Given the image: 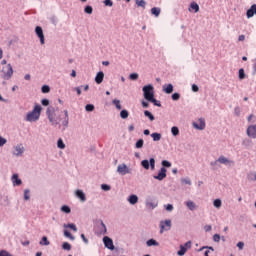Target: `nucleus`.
Here are the masks:
<instances>
[{"label":"nucleus","mask_w":256,"mask_h":256,"mask_svg":"<svg viewBox=\"0 0 256 256\" xmlns=\"http://www.w3.org/2000/svg\"><path fill=\"white\" fill-rule=\"evenodd\" d=\"M64 117L61 118V116H58L55 114V108L52 106H49L46 110V115L48 117L49 123L53 127H57L59 125V121L61 122L62 125V131H65L67 127H69V111L64 110Z\"/></svg>","instance_id":"obj_1"},{"label":"nucleus","mask_w":256,"mask_h":256,"mask_svg":"<svg viewBox=\"0 0 256 256\" xmlns=\"http://www.w3.org/2000/svg\"><path fill=\"white\" fill-rule=\"evenodd\" d=\"M42 107L39 104L34 106V109L31 112L27 113L26 121L33 123V121H39V117H41Z\"/></svg>","instance_id":"obj_2"},{"label":"nucleus","mask_w":256,"mask_h":256,"mask_svg":"<svg viewBox=\"0 0 256 256\" xmlns=\"http://www.w3.org/2000/svg\"><path fill=\"white\" fill-rule=\"evenodd\" d=\"M142 91L146 101H150L155 97V87H153L152 84L143 86Z\"/></svg>","instance_id":"obj_3"},{"label":"nucleus","mask_w":256,"mask_h":256,"mask_svg":"<svg viewBox=\"0 0 256 256\" xmlns=\"http://www.w3.org/2000/svg\"><path fill=\"white\" fill-rule=\"evenodd\" d=\"M1 73H2V79H4L5 81H9V79L13 77V66H11V64H7L3 66Z\"/></svg>","instance_id":"obj_4"},{"label":"nucleus","mask_w":256,"mask_h":256,"mask_svg":"<svg viewBox=\"0 0 256 256\" xmlns=\"http://www.w3.org/2000/svg\"><path fill=\"white\" fill-rule=\"evenodd\" d=\"M95 235H107V226L103 220H98L95 226Z\"/></svg>","instance_id":"obj_5"},{"label":"nucleus","mask_w":256,"mask_h":256,"mask_svg":"<svg viewBox=\"0 0 256 256\" xmlns=\"http://www.w3.org/2000/svg\"><path fill=\"white\" fill-rule=\"evenodd\" d=\"M141 167H143V169H146V171H149V169H151V171H155V158H150L149 160H142Z\"/></svg>","instance_id":"obj_6"},{"label":"nucleus","mask_w":256,"mask_h":256,"mask_svg":"<svg viewBox=\"0 0 256 256\" xmlns=\"http://www.w3.org/2000/svg\"><path fill=\"white\" fill-rule=\"evenodd\" d=\"M117 173H119V175H122V176L129 175L131 173V169H129V167H127L125 163H122L118 165Z\"/></svg>","instance_id":"obj_7"},{"label":"nucleus","mask_w":256,"mask_h":256,"mask_svg":"<svg viewBox=\"0 0 256 256\" xmlns=\"http://www.w3.org/2000/svg\"><path fill=\"white\" fill-rule=\"evenodd\" d=\"M167 177V169L165 167H161L158 174L154 175L153 178L157 181H163Z\"/></svg>","instance_id":"obj_8"},{"label":"nucleus","mask_w":256,"mask_h":256,"mask_svg":"<svg viewBox=\"0 0 256 256\" xmlns=\"http://www.w3.org/2000/svg\"><path fill=\"white\" fill-rule=\"evenodd\" d=\"M218 161L221 165H226V167H232V165H235V162L233 160H229V158L221 155L218 158Z\"/></svg>","instance_id":"obj_9"},{"label":"nucleus","mask_w":256,"mask_h":256,"mask_svg":"<svg viewBox=\"0 0 256 256\" xmlns=\"http://www.w3.org/2000/svg\"><path fill=\"white\" fill-rule=\"evenodd\" d=\"M35 33L40 39L41 45H45V34H43V28L41 26H36Z\"/></svg>","instance_id":"obj_10"},{"label":"nucleus","mask_w":256,"mask_h":256,"mask_svg":"<svg viewBox=\"0 0 256 256\" xmlns=\"http://www.w3.org/2000/svg\"><path fill=\"white\" fill-rule=\"evenodd\" d=\"M171 230V220L160 221V233Z\"/></svg>","instance_id":"obj_11"},{"label":"nucleus","mask_w":256,"mask_h":256,"mask_svg":"<svg viewBox=\"0 0 256 256\" xmlns=\"http://www.w3.org/2000/svg\"><path fill=\"white\" fill-rule=\"evenodd\" d=\"M103 243L106 249H110V251H113V249H115V245H113V239L109 238L108 236L103 237Z\"/></svg>","instance_id":"obj_12"},{"label":"nucleus","mask_w":256,"mask_h":256,"mask_svg":"<svg viewBox=\"0 0 256 256\" xmlns=\"http://www.w3.org/2000/svg\"><path fill=\"white\" fill-rule=\"evenodd\" d=\"M199 123L197 122H193V127L194 129H198V131H203L206 127V124H205V118H199Z\"/></svg>","instance_id":"obj_13"},{"label":"nucleus","mask_w":256,"mask_h":256,"mask_svg":"<svg viewBox=\"0 0 256 256\" xmlns=\"http://www.w3.org/2000/svg\"><path fill=\"white\" fill-rule=\"evenodd\" d=\"M25 153V147H23V144H18L14 147L13 155L15 157H21Z\"/></svg>","instance_id":"obj_14"},{"label":"nucleus","mask_w":256,"mask_h":256,"mask_svg":"<svg viewBox=\"0 0 256 256\" xmlns=\"http://www.w3.org/2000/svg\"><path fill=\"white\" fill-rule=\"evenodd\" d=\"M246 133L250 139H256V124L248 126Z\"/></svg>","instance_id":"obj_15"},{"label":"nucleus","mask_w":256,"mask_h":256,"mask_svg":"<svg viewBox=\"0 0 256 256\" xmlns=\"http://www.w3.org/2000/svg\"><path fill=\"white\" fill-rule=\"evenodd\" d=\"M12 183L14 187H19V185L23 184V181L19 178V174L12 175Z\"/></svg>","instance_id":"obj_16"},{"label":"nucleus","mask_w":256,"mask_h":256,"mask_svg":"<svg viewBox=\"0 0 256 256\" xmlns=\"http://www.w3.org/2000/svg\"><path fill=\"white\" fill-rule=\"evenodd\" d=\"M75 195L82 203H85L87 201V196L85 195V192L83 190H76Z\"/></svg>","instance_id":"obj_17"},{"label":"nucleus","mask_w":256,"mask_h":256,"mask_svg":"<svg viewBox=\"0 0 256 256\" xmlns=\"http://www.w3.org/2000/svg\"><path fill=\"white\" fill-rule=\"evenodd\" d=\"M254 15H256V4H253L246 12V16L248 19H251V17H253Z\"/></svg>","instance_id":"obj_18"},{"label":"nucleus","mask_w":256,"mask_h":256,"mask_svg":"<svg viewBox=\"0 0 256 256\" xmlns=\"http://www.w3.org/2000/svg\"><path fill=\"white\" fill-rule=\"evenodd\" d=\"M104 78L105 73H103V71L98 72L95 77V82L97 83V85H101V83H103Z\"/></svg>","instance_id":"obj_19"},{"label":"nucleus","mask_w":256,"mask_h":256,"mask_svg":"<svg viewBox=\"0 0 256 256\" xmlns=\"http://www.w3.org/2000/svg\"><path fill=\"white\" fill-rule=\"evenodd\" d=\"M128 202L130 203V205H137V203H139V197L135 194H131L128 197Z\"/></svg>","instance_id":"obj_20"},{"label":"nucleus","mask_w":256,"mask_h":256,"mask_svg":"<svg viewBox=\"0 0 256 256\" xmlns=\"http://www.w3.org/2000/svg\"><path fill=\"white\" fill-rule=\"evenodd\" d=\"M185 205L189 209V211H195V209H197V204H195V202H193V200L186 201Z\"/></svg>","instance_id":"obj_21"},{"label":"nucleus","mask_w":256,"mask_h":256,"mask_svg":"<svg viewBox=\"0 0 256 256\" xmlns=\"http://www.w3.org/2000/svg\"><path fill=\"white\" fill-rule=\"evenodd\" d=\"M163 91L167 95H171V93H173V84H165V85H163Z\"/></svg>","instance_id":"obj_22"},{"label":"nucleus","mask_w":256,"mask_h":256,"mask_svg":"<svg viewBox=\"0 0 256 256\" xmlns=\"http://www.w3.org/2000/svg\"><path fill=\"white\" fill-rule=\"evenodd\" d=\"M146 245H147V247H159V242H157V240L151 238V239L147 240Z\"/></svg>","instance_id":"obj_23"},{"label":"nucleus","mask_w":256,"mask_h":256,"mask_svg":"<svg viewBox=\"0 0 256 256\" xmlns=\"http://www.w3.org/2000/svg\"><path fill=\"white\" fill-rule=\"evenodd\" d=\"M157 205H158L157 202H153V201H150V200L146 201V207L148 209H151V210L156 209Z\"/></svg>","instance_id":"obj_24"},{"label":"nucleus","mask_w":256,"mask_h":256,"mask_svg":"<svg viewBox=\"0 0 256 256\" xmlns=\"http://www.w3.org/2000/svg\"><path fill=\"white\" fill-rule=\"evenodd\" d=\"M151 13L154 15V17H159V15H161V8L153 7L151 8Z\"/></svg>","instance_id":"obj_25"},{"label":"nucleus","mask_w":256,"mask_h":256,"mask_svg":"<svg viewBox=\"0 0 256 256\" xmlns=\"http://www.w3.org/2000/svg\"><path fill=\"white\" fill-rule=\"evenodd\" d=\"M210 167H212L213 171H217L219 169V159L210 162Z\"/></svg>","instance_id":"obj_26"},{"label":"nucleus","mask_w":256,"mask_h":256,"mask_svg":"<svg viewBox=\"0 0 256 256\" xmlns=\"http://www.w3.org/2000/svg\"><path fill=\"white\" fill-rule=\"evenodd\" d=\"M39 243L40 245H44V246L51 245V242H49V239L47 238V236H43Z\"/></svg>","instance_id":"obj_27"},{"label":"nucleus","mask_w":256,"mask_h":256,"mask_svg":"<svg viewBox=\"0 0 256 256\" xmlns=\"http://www.w3.org/2000/svg\"><path fill=\"white\" fill-rule=\"evenodd\" d=\"M151 137H152L153 141H161V133H159V132L152 133Z\"/></svg>","instance_id":"obj_28"},{"label":"nucleus","mask_w":256,"mask_h":256,"mask_svg":"<svg viewBox=\"0 0 256 256\" xmlns=\"http://www.w3.org/2000/svg\"><path fill=\"white\" fill-rule=\"evenodd\" d=\"M187 253V248L183 245H180V250L177 251L178 256H183Z\"/></svg>","instance_id":"obj_29"},{"label":"nucleus","mask_w":256,"mask_h":256,"mask_svg":"<svg viewBox=\"0 0 256 256\" xmlns=\"http://www.w3.org/2000/svg\"><path fill=\"white\" fill-rule=\"evenodd\" d=\"M190 9H192L194 13H199V4H197L196 2H192L190 4Z\"/></svg>","instance_id":"obj_30"},{"label":"nucleus","mask_w":256,"mask_h":256,"mask_svg":"<svg viewBox=\"0 0 256 256\" xmlns=\"http://www.w3.org/2000/svg\"><path fill=\"white\" fill-rule=\"evenodd\" d=\"M112 103L113 105H115L116 109H118L119 111L123 109V107L121 106V101L119 99H114Z\"/></svg>","instance_id":"obj_31"},{"label":"nucleus","mask_w":256,"mask_h":256,"mask_svg":"<svg viewBox=\"0 0 256 256\" xmlns=\"http://www.w3.org/2000/svg\"><path fill=\"white\" fill-rule=\"evenodd\" d=\"M137 7H142V9H145L147 6V2L145 0H136Z\"/></svg>","instance_id":"obj_32"},{"label":"nucleus","mask_w":256,"mask_h":256,"mask_svg":"<svg viewBox=\"0 0 256 256\" xmlns=\"http://www.w3.org/2000/svg\"><path fill=\"white\" fill-rule=\"evenodd\" d=\"M65 229H72V231L77 232V226L74 223L64 224Z\"/></svg>","instance_id":"obj_33"},{"label":"nucleus","mask_w":256,"mask_h":256,"mask_svg":"<svg viewBox=\"0 0 256 256\" xmlns=\"http://www.w3.org/2000/svg\"><path fill=\"white\" fill-rule=\"evenodd\" d=\"M145 144V141L143 139H139L136 143H135V147L136 149H143V145Z\"/></svg>","instance_id":"obj_34"},{"label":"nucleus","mask_w":256,"mask_h":256,"mask_svg":"<svg viewBox=\"0 0 256 256\" xmlns=\"http://www.w3.org/2000/svg\"><path fill=\"white\" fill-rule=\"evenodd\" d=\"M144 115L149 118V121H153L155 119V116L149 110H145Z\"/></svg>","instance_id":"obj_35"},{"label":"nucleus","mask_w":256,"mask_h":256,"mask_svg":"<svg viewBox=\"0 0 256 256\" xmlns=\"http://www.w3.org/2000/svg\"><path fill=\"white\" fill-rule=\"evenodd\" d=\"M120 117L121 119H127L129 117V111H127L126 109L121 110Z\"/></svg>","instance_id":"obj_36"},{"label":"nucleus","mask_w":256,"mask_h":256,"mask_svg":"<svg viewBox=\"0 0 256 256\" xmlns=\"http://www.w3.org/2000/svg\"><path fill=\"white\" fill-rule=\"evenodd\" d=\"M162 167H164V169H169V167H171V162L169 160H162L161 162Z\"/></svg>","instance_id":"obj_37"},{"label":"nucleus","mask_w":256,"mask_h":256,"mask_svg":"<svg viewBox=\"0 0 256 256\" xmlns=\"http://www.w3.org/2000/svg\"><path fill=\"white\" fill-rule=\"evenodd\" d=\"M149 103H153V105H155V107H161V101H158L157 99H155V96L151 99L148 100Z\"/></svg>","instance_id":"obj_38"},{"label":"nucleus","mask_w":256,"mask_h":256,"mask_svg":"<svg viewBox=\"0 0 256 256\" xmlns=\"http://www.w3.org/2000/svg\"><path fill=\"white\" fill-rule=\"evenodd\" d=\"M84 13H87V15L93 14V6H90V5L85 6Z\"/></svg>","instance_id":"obj_39"},{"label":"nucleus","mask_w":256,"mask_h":256,"mask_svg":"<svg viewBox=\"0 0 256 256\" xmlns=\"http://www.w3.org/2000/svg\"><path fill=\"white\" fill-rule=\"evenodd\" d=\"M242 145H243L244 147H251V145H253V142H252L251 140H249L248 138H246V139H244V140L242 141Z\"/></svg>","instance_id":"obj_40"},{"label":"nucleus","mask_w":256,"mask_h":256,"mask_svg":"<svg viewBox=\"0 0 256 256\" xmlns=\"http://www.w3.org/2000/svg\"><path fill=\"white\" fill-rule=\"evenodd\" d=\"M64 237H67L71 241H75V236L71 235V232H69L68 230L64 231Z\"/></svg>","instance_id":"obj_41"},{"label":"nucleus","mask_w":256,"mask_h":256,"mask_svg":"<svg viewBox=\"0 0 256 256\" xmlns=\"http://www.w3.org/2000/svg\"><path fill=\"white\" fill-rule=\"evenodd\" d=\"M171 133H172V135H173L174 137H177V135H179V127L173 126V127L171 128Z\"/></svg>","instance_id":"obj_42"},{"label":"nucleus","mask_w":256,"mask_h":256,"mask_svg":"<svg viewBox=\"0 0 256 256\" xmlns=\"http://www.w3.org/2000/svg\"><path fill=\"white\" fill-rule=\"evenodd\" d=\"M57 147H58V149H65V142H63V139H61V138L58 139Z\"/></svg>","instance_id":"obj_43"},{"label":"nucleus","mask_w":256,"mask_h":256,"mask_svg":"<svg viewBox=\"0 0 256 256\" xmlns=\"http://www.w3.org/2000/svg\"><path fill=\"white\" fill-rule=\"evenodd\" d=\"M61 211H62V213H67V214H69V213H71V208H70L68 205H63V206L61 207Z\"/></svg>","instance_id":"obj_44"},{"label":"nucleus","mask_w":256,"mask_h":256,"mask_svg":"<svg viewBox=\"0 0 256 256\" xmlns=\"http://www.w3.org/2000/svg\"><path fill=\"white\" fill-rule=\"evenodd\" d=\"M85 110L88 111V113H91L92 111H95V105L93 104H87L85 106Z\"/></svg>","instance_id":"obj_45"},{"label":"nucleus","mask_w":256,"mask_h":256,"mask_svg":"<svg viewBox=\"0 0 256 256\" xmlns=\"http://www.w3.org/2000/svg\"><path fill=\"white\" fill-rule=\"evenodd\" d=\"M213 205H214V207H216V209L221 208V205H222L221 199H215L213 201Z\"/></svg>","instance_id":"obj_46"},{"label":"nucleus","mask_w":256,"mask_h":256,"mask_svg":"<svg viewBox=\"0 0 256 256\" xmlns=\"http://www.w3.org/2000/svg\"><path fill=\"white\" fill-rule=\"evenodd\" d=\"M62 249H64V251H71V245L69 244V242H64L62 244Z\"/></svg>","instance_id":"obj_47"},{"label":"nucleus","mask_w":256,"mask_h":256,"mask_svg":"<svg viewBox=\"0 0 256 256\" xmlns=\"http://www.w3.org/2000/svg\"><path fill=\"white\" fill-rule=\"evenodd\" d=\"M171 97L172 101H179V99H181V94H179V92H175Z\"/></svg>","instance_id":"obj_48"},{"label":"nucleus","mask_w":256,"mask_h":256,"mask_svg":"<svg viewBox=\"0 0 256 256\" xmlns=\"http://www.w3.org/2000/svg\"><path fill=\"white\" fill-rule=\"evenodd\" d=\"M129 79H131V81H137L139 79V74L137 73H131L129 75Z\"/></svg>","instance_id":"obj_49"},{"label":"nucleus","mask_w":256,"mask_h":256,"mask_svg":"<svg viewBox=\"0 0 256 256\" xmlns=\"http://www.w3.org/2000/svg\"><path fill=\"white\" fill-rule=\"evenodd\" d=\"M41 91L42 93H49L51 91V88L49 87V85H43L41 87Z\"/></svg>","instance_id":"obj_50"},{"label":"nucleus","mask_w":256,"mask_h":256,"mask_svg":"<svg viewBox=\"0 0 256 256\" xmlns=\"http://www.w3.org/2000/svg\"><path fill=\"white\" fill-rule=\"evenodd\" d=\"M30 191L29 189L24 190V199L25 201H29L31 199V196L29 195Z\"/></svg>","instance_id":"obj_51"},{"label":"nucleus","mask_w":256,"mask_h":256,"mask_svg":"<svg viewBox=\"0 0 256 256\" xmlns=\"http://www.w3.org/2000/svg\"><path fill=\"white\" fill-rule=\"evenodd\" d=\"M239 79L240 80L245 79V70L243 68L239 69Z\"/></svg>","instance_id":"obj_52"},{"label":"nucleus","mask_w":256,"mask_h":256,"mask_svg":"<svg viewBox=\"0 0 256 256\" xmlns=\"http://www.w3.org/2000/svg\"><path fill=\"white\" fill-rule=\"evenodd\" d=\"M101 189L102 191H111V186L108 184H102Z\"/></svg>","instance_id":"obj_53"},{"label":"nucleus","mask_w":256,"mask_h":256,"mask_svg":"<svg viewBox=\"0 0 256 256\" xmlns=\"http://www.w3.org/2000/svg\"><path fill=\"white\" fill-rule=\"evenodd\" d=\"M164 209L166 211H169V213H171V211H173V209H174L173 204L164 205Z\"/></svg>","instance_id":"obj_54"},{"label":"nucleus","mask_w":256,"mask_h":256,"mask_svg":"<svg viewBox=\"0 0 256 256\" xmlns=\"http://www.w3.org/2000/svg\"><path fill=\"white\" fill-rule=\"evenodd\" d=\"M213 241H214L215 243H219V241H221V235H219V234H214V235H213Z\"/></svg>","instance_id":"obj_55"},{"label":"nucleus","mask_w":256,"mask_h":256,"mask_svg":"<svg viewBox=\"0 0 256 256\" xmlns=\"http://www.w3.org/2000/svg\"><path fill=\"white\" fill-rule=\"evenodd\" d=\"M234 114L236 115V117H239L241 115V108H239V106H236L234 108Z\"/></svg>","instance_id":"obj_56"},{"label":"nucleus","mask_w":256,"mask_h":256,"mask_svg":"<svg viewBox=\"0 0 256 256\" xmlns=\"http://www.w3.org/2000/svg\"><path fill=\"white\" fill-rule=\"evenodd\" d=\"M181 183H184V185H191V179L189 178H182Z\"/></svg>","instance_id":"obj_57"},{"label":"nucleus","mask_w":256,"mask_h":256,"mask_svg":"<svg viewBox=\"0 0 256 256\" xmlns=\"http://www.w3.org/2000/svg\"><path fill=\"white\" fill-rule=\"evenodd\" d=\"M41 103H42V105H43L44 107H48V105H49V99L44 98V99L41 100Z\"/></svg>","instance_id":"obj_58"},{"label":"nucleus","mask_w":256,"mask_h":256,"mask_svg":"<svg viewBox=\"0 0 256 256\" xmlns=\"http://www.w3.org/2000/svg\"><path fill=\"white\" fill-rule=\"evenodd\" d=\"M104 5L106 7H111L113 5V1L112 0H104Z\"/></svg>","instance_id":"obj_59"},{"label":"nucleus","mask_w":256,"mask_h":256,"mask_svg":"<svg viewBox=\"0 0 256 256\" xmlns=\"http://www.w3.org/2000/svg\"><path fill=\"white\" fill-rule=\"evenodd\" d=\"M7 143V139H5L4 137L0 136V147H3V145H5Z\"/></svg>","instance_id":"obj_60"},{"label":"nucleus","mask_w":256,"mask_h":256,"mask_svg":"<svg viewBox=\"0 0 256 256\" xmlns=\"http://www.w3.org/2000/svg\"><path fill=\"white\" fill-rule=\"evenodd\" d=\"M236 246L238 247V249L240 251H243V247H245V243L244 242H238Z\"/></svg>","instance_id":"obj_61"},{"label":"nucleus","mask_w":256,"mask_h":256,"mask_svg":"<svg viewBox=\"0 0 256 256\" xmlns=\"http://www.w3.org/2000/svg\"><path fill=\"white\" fill-rule=\"evenodd\" d=\"M0 256H12V255L9 254V252H7L6 250H1L0 251Z\"/></svg>","instance_id":"obj_62"},{"label":"nucleus","mask_w":256,"mask_h":256,"mask_svg":"<svg viewBox=\"0 0 256 256\" xmlns=\"http://www.w3.org/2000/svg\"><path fill=\"white\" fill-rule=\"evenodd\" d=\"M192 91H193L194 93H197V92L199 91V86H197V84H193V85H192Z\"/></svg>","instance_id":"obj_63"},{"label":"nucleus","mask_w":256,"mask_h":256,"mask_svg":"<svg viewBox=\"0 0 256 256\" xmlns=\"http://www.w3.org/2000/svg\"><path fill=\"white\" fill-rule=\"evenodd\" d=\"M191 245H192V243H191V240H190V241L186 242V243L183 245V247H185L186 249H191Z\"/></svg>","instance_id":"obj_64"}]
</instances>
